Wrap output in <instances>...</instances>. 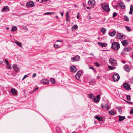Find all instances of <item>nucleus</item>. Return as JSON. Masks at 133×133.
Returning a JSON list of instances; mask_svg holds the SVG:
<instances>
[{"instance_id": "34", "label": "nucleus", "mask_w": 133, "mask_h": 133, "mask_svg": "<svg viewBox=\"0 0 133 133\" xmlns=\"http://www.w3.org/2000/svg\"><path fill=\"white\" fill-rule=\"evenodd\" d=\"M54 48H60V46L59 45H58L56 44H54Z\"/></svg>"}, {"instance_id": "57", "label": "nucleus", "mask_w": 133, "mask_h": 133, "mask_svg": "<svg viewBox=\"0 0 133 133\" xmlns=\"http://www.w3.org/2000/svg\"><path fill=\"white\" fill-rule=\"evenodd\" d=\"M38 89V88H36L35 89L34 91H35L36 90Z\"/></svg>"}, {"instance_id": "55", "label": "nucleus", "mask_w": 133, "mask_h": 133, "mask_svg": "<svg viewBox=\"0 0 133 133\" xmlns=\"http://www.w3.org/2000/svg\"><path fill=\"white\" fill-rule=\"evenodd\" d=\"M57 42H62V40H58L56 41Z\"/></svg>"}, {"instance_id": "24", "label": "nucleus", "mask_w": 133, "mask_h": 133, "mask_svg": "<svg viewBox=\"0 0 133 133\" xmlns=\"http://www.w3.org/2000/svg\"><path fill=\"white\" fill-rule=\"evenodd\" d=\"M124 51L126 52H129L131 51V49L129 47H125L124 48Z\"/></svg>"}, {"instance_id": "56", "label": "nucleus", "mask_w": 133, "mask_h": 133, "mask_svg": "<svg viewBox=\"0 0 133 133\" xmlns=\"http://www.w3.org/2000/svg\"><path fill=\"white\" fill-rule=\"evenodd\" d=\"M60 13H61V15L62 16H63V13L62 12H60Z\"/></svg>"}, {"instance_id": "5", "label": "nucleus", "mask_w": 133, "mask_h": 133, "mask_svg": "<svg viewBox=\"0 0 133 133\" xmlns=\"http://www.w3.org/2000/svg\"><path fill=\"white\" fill-rule=\"evenodd\" d=\"M109 62L113 66H115L117 65L116 61L113 58H111L109 61Z\"/></svg>"}, {"instance_id": "47", "label": "nucleus", "mask_w": 133, "mask_h": 133, "mask_svg": "<svg viewBox=\"0 0 133 133\" xmlns=\"http://www.w3.org/2000/svg\"><path fill=\"white\" fill-rule=\"evenodd\" d=\"M130 113L131 114H133V109L131 110L130 112Z\"/></svg>"}, {"instance_id": "6", "label": "nucleus", "mask_w": 133, "mask_h": 133, "mask_svg": "<svg viewBox=\"0 0 133 133\" xmlns=\"http://www.w3.org/2000/svg\"><path fill=\"white\" fill-rule=\"evenodd\" d=\"M35 6L34 3L32 1L28 2L26 4V6L27 8L32 7Z\"/></svg>"}, {"instance_id": "21", "label": "nucleus", "mask_w": 133, "mask_h": 133, "mask_svg": "<svg viewBox=\"0 0 133 133\" xmlns=\"http://www.w3.org/2000/svg\"><path fill=\"white\" fill-rule=\"evenodd\" d=\"M119 118V121H121L125 119V117L124 116H122L121 115L118 116Z\"/></svg>"}, {"instance_id": "1", "label": "nucleus", "mask_w": 133, "mask_h": 133, "mask_svg": "<svg viewBox=\"0 0 133 133\" xmlns=\"http://www.w3.org/2000/svg\"><path fill=\"white\" fill-rule=\"evenodd\" d=\"M120 48L119 43L117 42H114L112 43L111 48L116 50H118Z\"/></svg>"}, {"instance_id": "35", "label": "nucleus", "mask_w": 133, "mask_h": 133, "mask_svg": "<svg viewBox=\"0 0 133 133\" xmlns=\"http://www.w3.org/2000/svg\"><path fill=\"white\" fill-rule=\"evenodd\" d=\"M108 68L110 70H113L115 69V67H112L111 66H108Z\"/></svg>"}, {"instance_id": "17", "label": "nucleus", "mask_w": 133, "mask_h": 133, "mask_svg": "<svg viewBox=\"0 0 133 133\" xmlns=\"http://www.w3.org/2000/svg\"><path fill=\"white\" fill-rule=\"evenodd\" d=\"M116 112V111H115L112 109L111 110L109 111V113L112 115L115 114Z\"/></svg>"}, {"instance_id": "29", "label": "nucleus", "mask_w": 133, "mask_h": 133, "mask_svg": "<svg viewBox=\"0 0 133 133\" xmlns=\"http://www.w3.org/2000/svg\"><path fill=\"white\" fill-rule=\"evenodd\" d=\"M15 43L20 47L21 46V44L19 42L16 41L15 42Z\"/></svg>"}, {"instance_id": "18", "label": "nucleus", "mask_w": 133, "mask_h": 133, "mask_svg": "<svg viewBox=\"0 0 133 133\" xmlns=\"http://www.w3.org/2000/svg\"><path fill=\"white\" fill-rule=\"evenodd\" d=\"M10 91L12 94L14 95H16L17 94V91L15 89L13 88H11V89Z\"/></svg>"}, {"instance_id": "31", "label": "nucleus", "mask_w": 133, "mask_h": 133, "mask_svg": "<svg viewBox=\"0 0 133 133\" xmlns=\"http://www.w3.org/2000/svg\"><path fill=\"white\" fill-rule=\"evenodd\" d=\"M106 30V29L104 28H102L101 29V31L104 34L105 33V31Z\"/></svg>"}, {"instance_id": "28", "label": "nucleus", "mask_w": 133, "mask_h": 133, "mask_svg": "<svg viewBox=\"0 0 133 133\" xmlns=\"http://www.w3.org/2000/svg\"><path fill=\"white\" fill-rule=\"evenodd\" d=\"M17 27L16 26H14L11 29V31H14L17 30Z\"/></svg>"}, {"instance_id": "46", "label": "nucleus", "mask_w": 133, "mask_h": 133, "mask_svg": "<svg viewBox=\"0 0 133 133\" xmlns=\"http://www.w3.org/2000/svg\"><path fill=\"white\" fill-rule=\"evenodd\" d=\"M103 43H101L100 42H98V44L100 45V46H102V44H103Z\"/></svg>"}, {"instance_id": "10", "label": "nucleus", "mask_w": 133, "mask_h": 133, "mask_svg": "<svg viewBox=\"0 0 133 133\" xmlns=\"http://www.w3.org/2000/svg\"><path fill=\"white\" fill-rule=\"evenodd\" d=\"M82 74V72L81 71H78L76 75V78L78 80L79 79Z\"/></svg>"}, {"instance_id": "32", "label": "nucleus", "mask_w": 133, "mask_h": 133, "mask_svg": "<svg viewBox=\"0 0 133 133\" xmlns=\"http://www.w3.org/2000/svg\"><path fill=\"white\" fill-rule=\"evenodd\" d=\"M125 20L127 22H128L129 21V18L127 16H125L124 17Z\"/></svg>"}, {"instance_id": "51", "label": "nucleus", "mask_w": 133, "mask_h": 133, "mask_svg": "<svg viewBox=\"0 0 133 133\" xmlns=\"http://www.w3.org/2000/svg\"><path fill=\"white\" fill-rule=\"evenodd\" d=\"M131 9L133 10V6L132 5H131L130 6V10H131Z\"/></svg>"}, {"instance_id": "60", "label": "nucleus", "mask_w": 133, "mask_h": 133, "mask_svg": "<svg viewBox=\"0 0 133 133\" xmlns=\"http://www.w3.org/2000/svg\"><path fill=\"white\" fill-rule=\"evenodd\" d=\"M79 18V14H78V15L77 16V19H78Z\"/></svg>"}, {"instance_id": "25", "label": "nucleus", "mask_w": 133, "mask_h": 133, "mask_svg": "<svg viewBox=\"0 0 133 133\" xmlns=\"http://www.w3.org/2000/svg\"><path fill=\"white\" fill-rule=\"evenodd\" d=\"M3 10L5 11H9V9L8 6H6L3 8Z\"/></svg>"}, {"instance_id": "9", "label": "nucleus", "mask_w": 133, "mask_h": 133, "mask_svg": "<svg viewBox=\"0 0 133 133\" xmlns=\"http://www.w3.org/2000/svg\"><path fill=\"white\" fill-rule=\"evenodd\" d=\"M123 87L124 88L127 90L128 89L131 90L130 86L128 83H125L123 84Z\"/></svg>"}, {"instance_id": "53", "label": "nucleus", "mask_w": 133, "mask_h": 133, "mask_svg": "<svg viewBox=\"0 0 133 133\" xmlns=\"http://www.w3.org/2000/svg\"><path fill=\"white\" fill-rule=\"evenodd\" d=\"M126 102L129 103V104H132V103H133L132 102H129V101H126Z\"/></svg>"}, {"instance_id": "63", "label": "nucleus", "mask_w": 133, "mask_h": 133, "mask_svg": "<svg viewBox=\"0 0 133 133\" xmlns=\"http://www.w3.org/2000/svg\"><path fill=\"white\" fill-rule=\"evenodd\" d=\"M6 29H7V30H8L9 29V28L8 27H6Z\"/></svg>"}, {"instance_id": "38", "label": "nucleus", "mask_w": 133, "mask_h": 133, "mask_svg": "<svg viewBox=\"0 0 133 133\" xmlns=\"http://www.w3.org/2000/svg\"><path fill=\"white\" fill-rule=\"evenodd\" d=\"M117 14L116 12H114L113 14V17L114 18L117 15Z\"/></svg>"}, {"instance_id": "45", "label": "nucleus", "mask_w": 133, "mask_h": 133, "mask_svg": "<svg viewBox=\"0 0 133 133\" xmlns=\"http://www.w3.org/2000/svg\"><path fill=\"white\" fill-rule=\"evenodd\" d=\"M66 17H69V14H68V12L67 11L66 13Z\"/></svg>"}, {"instance_id": "61", "label": "nucleus", "mask_w": 133, "mask_h": 133, "mask_svg": "<svg viewBox=\"0 0 133 133\" xmlns=\"http://www.w3.org/2000/svg\"><path fill=\"white\" fill-rule=\"evenodd\" d=\"M90 55H92L93 56H94V54H93V53H90Z\"/></svg>"}, {"instance_id": "36", "label": "nucleus", "mask_w": 133, "mask_h": 133, "mask_svg": "<svg viewBox=\"0 0 133 133\" xmlns=\"http://www.w3.org/2000/svg\"><path fill=\"white\" fill-rule=\"evenodd\" d=\"M95 64L97 67H98L100 66V65L97 62H96L95 63Z\"/></svg>"}, {"instance_id": "8", "label": "nucleus", "mask_w": 133, "mask_h": 133, "mask_svg": "<svg viewBox=\"0 0 133 133\" xmlns=\"http://www.w3.org/2000/svg\"><path fill=\"white\" fill-rule=\"evenodd\" d=\"M94 101L95 103H98L100 99V97L99 95L96 96L94 98Z\"/></svg>"}, {"instance_id": "23", "label": "nucleus", "mask_w": 133, "mask_h": 133, "mask_svg": "<svg viewBox=\"0 0 133 133\" xmlns=\"http://www.w3.org/2000/svg\"><path fill=\"white\" fill-rule=\"evenodd\" d=\"M95 118L99 121H103V118L101 117H99L98 116H96L95 117Z\"/></svg>"}, {"instance_id": "30", "label": "nucleus", "mask_w": 133, "mask_h": 133, "mask_svg": "<svg viewBox=\"0 0 133 133\" xmlns=\"http://www.w3.org/2000/svg\"><path fill=\"white\" fill-rule=\"evenodd\" d=\"M50 81L52 83H55V79L53 78H51L50 79Z\"/></svg>"}, {"instance_id": "22", "label": "nucleus", "mask_w": 133, "mask_h": 133, "mask_svg": "<svg viewBox=\"0 0 133 133\" xmlns=\"http://www.w3.org/2000/svg\"><path fill=\"white\" fill-rule=\"evenodd\" d=\"M119 5L122 9H125V5H124V4L123 2H121L119 3Z\"/></svg>"}, {"instance_id": "20", "label": "nucleus", "mask_w": 133, "mask_h": 133, "mask_svg": "<svg viewBox=\"0 0 133 133\" xmlns=\"http://www.w3.org/2000/svg\"><path fill=\"white\" fill-rule=\"evenodd\" d=\"M116 32L115 30H114L112 32H111L109 33V35L111 36H114L116 34Z\"/></svg>"}, {"instance_id": "7", "label": "nucleus", "mask_w": 133, "mask_h": 133, "mask_svg": "<svg viewBox=\"0 0 133 133\" xmlns=\"http://www.w3.org/2000/svg\"><path fill=\"white\" fill-rule=\"evenodd\" d=\"M80 59V57L78 55L76 56L75 57L71 58V59L72 62H74L75 61H78Z\"/></svg>"}, {"instance_id": "59", "label": "nucleus", "mask_w": 133, "mask_h": 133, "mask_svg": "<svg viewBox=\"0 0 133 133\" xmlns=\"http://www.w3.org/2000/svg\"><path fill=\"white\" fill-rule=\"evenodd\" d=\"M122 63H125V62L124 61H123L122 62Z\"/></svg>"}, {"instance_id": "11", "label": "nucleus", "mask_w": 133, "mask_h": 133, "mask_svg": "<svg viewBox=\"0 0 133 133\" xmlns=\"http://www.w3.org/2000/svg\"><path fill=\"white\" fill-rule=\"evenodd\" d=\"M88 3L89 5L94 6L95 4V1L94 0H89L88 2Z\"/></svg>"}, {"instance_id": "15", "label": "nucleus", "mask_w": 133, "mask_h": 133, "mask_svg": "<svg viewBox=\"0 0 133 133\" xmlns=\"http://www.w3.org/2000/svg\"><path fill=\"white\" fill-rule=\"evenodd\" d=\"M124 69L125 71L127 72H129L130 69L129 67L127 65H125L124 66Z\"/></svg>"}, {"instance_id": "4", "label": "nucleus", "mask_w": 133, "mask_h": 133, "mask_svg": "<svg viewBox=\"0 0 133 133\" xmlns=\"http://www.w3.org/2000/svg\"><path fill=\"white\" fill-rule=\"evenodd\" d=\"M120 78L119 76L117 73L113 75L112 76V78L114 81H118Z\"/></svg>"}, {"instance_id": "16", "label": "nucleus", "mask_w": 133, "mask_h": 133, "mask_svg": "<svg viewBox=\"0 0 133 133\" xmlns=\"http://www.w3.org/2000/svg\"><path fill=\"white\" fill-rule=\"evenodd\" d=\"M70 69L72 72H75L76 71V68L73 65H71L70 66Z\"/></svg>"}, {"instance_id": "33", "label": "nucleus", "mask_w": 133, "mask_h": 133, "mask_svg": "<svg viewBox=\"0 0 133 133\" xmlns=\"http://www.w3.org/2000/svg\"><path fill=\"white\" fill-rule=\"evenodd\" d=\"M54 12H48L45 13L44 14V15H49L50 14H54Z\"/></svg>"}, {"instance_id": "50", "label": "nucleus", "mask_w": 133, "mask_h": 133, "mask_svg": "<svg viewBox=\"0 0 133 133\" xmlns=\"http://www.w3.org/2000/svg\"><path fill=\"white\" fill-rule=\"evenodd\" d=\"M36 73H34L33 75L32 76L33 77H36Z\"/></svg>"}, {"instance_id": "54", "label": "nucleus", "mask_w": 133, "mask_h": 133, "mask_svg": "<svg viewBox=\"0 0 133 133\" xmlns=\"http://www.w3.org/2000/svg\"><path fill=\"white\" fill-rule=\"evenodd\" d=\"M43 2H45L47 1L48 0H41Z\"/></svg>"}, {"instance_id": "41", "label": "nucleus", "mask_w": 133, "mask_h": 133, "mask_svg": "<svg viewBox=\"0 0 133 133\" xmlns=\"http://www.w3.org/2000/svg\"><path fill=\"white\" fill-rule=\"evenodd\" d=\"M7 67L8 68H9V69H11V65H10L9 64V63L8 64H7Z\"/></svg>"}, {"instance_id": "2", "label": "nucleus", "mask_w": 133, "mask_h": 133, "mask_svg": "<svg viewBox=\"0 0 133 133\" xmlns=\"http://www.w3.org/2000/svg\"><path fill=\"white\" fill-rule=\"evenodd\" d=\"M117 39H124L125 37V36L122 33H118L116 35Z\"/></svg>"}, {"instance_id": "44", "label": "nucleus", "mask_w": 133, "mask_h": 133, "mask_svg": "<svg viewBox=\"0 0 133 133\" xmlns=\"http://www.w3.org/2000/svg\"><path fill=\"white\" fill-rule=\"evenodd\" d=\"M133 10H130V11L129 12V13L130 14H132V13Z\"/></svg>"}, {"instance_id": "64", "label": "nucleus", "mask_w": 133, "mask_h": 133, "mask_svg": "<svg viewBox=\"0 0 133 133\" xmlns=\"http://www.w3.org/2000/svg\"><path fill=\"white\" fill-rule=\"evenodd\" d=\"M129 2L130 0H125Z\"/></svg>"}, {"instance_id": "37", "label": "nucleus", "mask_w": 133, "mask_h": 133, "mask_svg": "<svg viewBox=\"0 0 133 133\" xmlns=\"http://www.w3.org/2000/svg\"><path fill=\"white\" fill-rule=\"evenodd\" d=\"M127 100H130V96L129 95H127Z\"/></svg>"}, {"instance_id": "13", "label": "nucleus", "mask_w": 133, "mask_h": 133, "mask_svg": "<svg viewBox=\"0 0 133 133\" xmlns=\"http://www.w3.org/2000/svg\"><path fill=\"white\" fill-rule=\"evenodd\" d=\"M121 43L123 46H126L128 44L129 42L128 40H125L122 41Z\"/></svg>"}, {"instance_id": "49", "label": "nucleus", "mask_w": 133, "mask_h": 133, "mask_svg": "<svg viewBox=\"0 0 133 133\" xmlns=\"http://www.w3.org/2000/svg\"><path fill=\"white\" fill-rule=\"evenodd\" d=\"M66 20L67 22L69 21V20L70 19L69 18V17H66Z\"/></svg>"}, {"instance_id": "26", "label": "nucleus", "mask_w": 133, "mask_h": 133, "mask_svg": "<svg viewBox=\"0 0 133 133\" xmlns=\"http://www.w3.org/2000/svg\"><path fill=\"white\" fill-rule=\"evenodd\" d=\"M78 26L76 25H74L72 27V30H76V29L78 28Z\"/></svg>"}, {"instance_id": "3", "label": "nucleus", "mask_w": 133, "mask_h": 133, "mask_svg": "<svg viewBox=\"0 0 133 133\" xmlns=\"http://www.w3.org/2000/svg\"><path fill=\"white\" fill-rule=\"evenodd\" d=\"M102 6L103 9L107 12H109L110 10L108 5L106 4H102Z\"/></svg>"}, {"instance_id": "12", "label": "nucleus", "mask_w": 133, "mask_h": 133, "mask_svg": "<svg viewBox=\"0 0 133 133\" xmlns=\"http://www.w3.org/2000/svg\"><path fill=\"white\" fill-rule=\"evenodd\" d=\"M42 83H43L45 84H48L49 83V81L46 79H42L41 81Z\"/></svg>"}, {"instance_id": "39", "label": "nucleus", "mask_w": 133, "mask_h": 133, "mask_svg": "<svg viewBox=\"0 0 133 133\" xmlns=\"http://www.w3.org/2000/svg\"><path fill=\"white\" fill-rule=\"evenodd\" d=\"M107 43H103L102 46V47H105L106 46H107Z\"/></svg>"}, {"instance_id": "14", "label": "nucleus", "mask_w": 133, "mask_h": 133, "mask_svg": "<svg viewBox=\"0 0 133 133\" xmlns=\"http://www.w3.org/2000/svg\"><path fill=\"white\" fill-rule=\"evenodd\" d=\"M101 108L102 109H104L105 107L107 109H109V105L107 104H102L101 105Z\"/></svg>"}, {"instance_id": "40", "label": "nucleus", "mask_w": 133, "mask_h": 133, "mask_svg": "<svg viewBox=\"0 0 133 133\" xmlns=\"http://www.w3.org/2000/svg\"><path fill=\"white\" fill-rule=\"evenodd\" d=\"M125 27L126 28L127 30L128 31H129L131 30V29L130 27L127 26H126Z\"/></svg>"}, {"instance_id": "52", "label": "nucleus", "mask_w": 133, "mask_h": 133, "mask_svg": "<svg viewBox=\"0 0 133 133\" xmlns=\"http://www.w3.org/2000/svg\"><path fill=\"white\" fill-rule=\"evenodd\" d=\"M130 82L133 83V79H130Z\"/></svg>"}, {"instance_id": "42", "label": "nucleus", "mask_w": 133, "mask_h": 133, "mask_svg": "<svg viewBox=\"0 0 133 133\" xmlns=\"http://www.w3.org/2000/svg\"><path fill=\"white\" fill-rule=\"evenodd\" d=\"M3 61L4 62L5 61L6 62V64H8L9 63L8 61L6 60L5 59H3Z\"/></svg>"}, {"instance_id": "58", "label": "nucleus", "mask_w": 133, "mask_h": 133, "mask_svg": "<svg viewBox=\"0 0 133 133\" xmlns=\"http://www.w3.org/2000/svg\"><path fill=\"white\" fill-rule=\"evenodd\" d=\"M100 76H97V79H99V78H100Z\"/></svg>"}, {"instance_id": "19", "label": "nucleus", "mask_w": 133, "mask_h": 133, "mask_svg": "<svg viewBox=\"0 0 133 133\" xmlns=\"http://www.w3.org/2000/svg\"><path fill=\"white\" fill-rule=\"evenodd\" d=\"M13 68L16 72H17L19 70V69L16 64H14L13 66Z\"/></svg>"}, {"instance_id": "43", "label": "nucleus", "mask_w": 133, "mask_h": 133, "mask_svg": "<svg viewBox=\"0 0 133 133\" xmlns=\"http://www.w3.org/2000/svg\"><path fill=\"white\" fill-rule=\"evenodd\" d=\"M28 75H25L24 77L23 78L22 80L24 79H25V78L28 77Z\"/></svg>"}, {"instance_id": "48", "label": "nucleus", "mask_w": 133, "mask_h": 133, "mask_svg": "<svg viewBox=\"0 0 133 133\" xmlns=\"http://www.w3.org/2000/svg\"><path fill=\"white\" fill-rule=\"evenodd\" d=\"M89 68L90 69H92L93 70H95V69L93 67L90 66V67Z\"/></svg>"}, {"instance_id": "62", "label": "nucleus", "mask_w": 133, "mask_h": 133, "mask_svg": "<svg viewBox=\"0 0 133 133\" xmlns=\"http://www.w3.org/2000/svg\"><path fill=\"white\" fill-rule=\"evenodd\" d=\"M87 9H89L90 8V7H87Z\"/></svg>"}, {"instance_id": "27", "label": "nucleus", "mask_w": 133, "mask_h": 133, "mask_svg": "<svg viewBox=\"0 0 133 133\" xmlns=\"http://www.w3.org/2000/svg\"><path fill=\"white\" fill-rule=\"evenodd\" d=\"M89 97L91 99H94V95L92 93L89 94Z\"/></svg>"}]
</instances>
